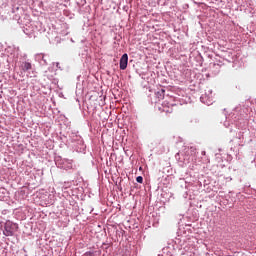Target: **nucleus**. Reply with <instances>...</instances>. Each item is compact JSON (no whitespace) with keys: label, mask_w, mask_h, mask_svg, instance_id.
I'll return each mask as SVG.
<instances>
[{"label":"nucleus","mask_w":256,"mask_h":256,"mask_svg":"<svg viewBox=\"0 0 256 256\" xmlns=\"http://www.w3.org/2000/svg\"><path fill=\"white\" fill-rule=\"evenodd\" d=\"M129 63V56L127 54H123L120 59V69L125 71L127 69V65Z\"/></svg>","instance_id":"nucleus-1"},{"label":"nucleus","mask_w":256,"mask_h":256,"mask_svg":"<svg viewBox=\"0 0 256 256\" xmlns=\"http://www.w3.org/2000/svg\"><path fill=\"white\" fill-rule=\"evenodd\" d=\"M31 69V63L25 62L23 66V71H30Z\"/></svg>","instance_id":"nucleus-2"},{"label":"nucleus","mask_w":256,"mask_h":256,"mask_svg":"<svg viewBox=\"0 0 256 256\" xmlns=\"http://www.w3.org/2000/svg\"><path fill=\"white\" fill-rule=\"evenodd\" d=\"M137 183H143V178L141 176H138L136 178Z\"/></svg>","instance_id":"nucleus-3"},{"label":"nucleus","mask_w":256,"mask_h":256,"mask_svg":"<svg viewBox=\"0 0 256 256\" xmlns=\"http://www.w3.org/2000/svg\"><path fill=\"white\" fill-rule=\"evenodd\" d=\"M83 256H93V252H86Z\"/></svg>","instance_id":"nucleus-4"},{"label":"nucleus","mask_w":256,"mask_h":256,"mask_svg":"<svg viewBox=\"0 0 256 256\" xmlns=\"http://www.w3.org/2000/svg\"><path fill=\"white\" fill-rule=\"evenodd\" d=\"M6 235H7V236H9V235H13V232L8 231Z\"/></svg>","instance_id":"nucleus-5"},{"label":"nucleus","mask_w":256,"mask_h":256,"mask_svg":"<svg viewBox=\"0 0 256 256\" xmlns=\"http://www.w3.org/2000/svg\"><path fill=\"white\" fill-rule=\"evenodd\" d=\"M162 93H165V90L162 89Z\"/></svg>","instance_id":"nucleus-6"}]
</instances>
